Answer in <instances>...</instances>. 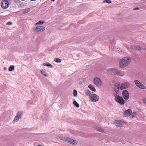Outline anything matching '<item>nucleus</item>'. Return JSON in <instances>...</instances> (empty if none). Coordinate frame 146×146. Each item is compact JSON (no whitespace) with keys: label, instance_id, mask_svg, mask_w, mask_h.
<instances>
[{"label":"nucleus","instance_id":"7ed1b4c3","mask_svg":"<svg viewBox=\"0 0 146 146\" xmlns=\"http://www.w3.org/2000/svg\"><path fill=\"white\" fill-rule=\"evenodd\" d=\"M93 81L94 84L98 86H100L102 85V81L98 77H95Z\"/></svg>","mask_w":146,"mask_h":146},{"label":"nucleus","instance_id":"39448f33","mask_svg":"<svg viewBox=\"0 0 146 146\" xmlns=\"http://www.w3.org/2000/svg\"><path fill=\"white\" fill-rule=\"evenodd\" d=\"M45 29V27L38 26L35 28H34L33 29V30L34 32H42Z\"/></svg>","mask_w":146,"mask_h":146},{"label":"nucleus","instance_id":"20e7f679","mask_svg":"<svg viewBox=\"0 0 146 146\" xmlns=\"http://www.w3.org/2000/svg\"><path fill=\"white\" fill-rule=\"evenodd\" d=\"M90 100L92 102H96L98 101L99 96L96 94H91L90 98Z\"/></svg>","mask_w":146,"mask_h":146},{"label":"nucleus","instance_id":"bb28decb","mask_svg":"<svg viewBox=\"0 0 146 146\" xmlns=\"http://www.w3.org/2000/svg\"><path fill=\"white\" fill-rule=\"evenodd\" d=\"M30 11V10L29 9V8L27 9L26 10H25L23 11V13H27L29 12Z\"/></svg>","mask_w":146,"mask_h":146},{"label":"nucleus","instance_id":"f03ea898","mask_svg":"<svg viewBox=\"0 0 146 146\" xmlns=\"http://www.w3.org/2000/svg\"><path fill=\"white\" fill-rule=\"evenodd\" d=\"M113 95L115 97V100L117 102L121 105H123L125 104V102L122 97L118 95L115 93H114Z\"/></svg>","mask_w":146,"mask_h":146},{"label":"nucleus","instance_id":"7c9ffc66","mask_svg":"<svg viewBox=\"0 0 146 146\" xmlns=\"http://www.w3.org/2000/svg\"><path fill=\"white\" fill-rule=\"evenodd\" d=\"M12 24V23L11 22H8L7 23V25H11Z\"/></svg>","mask_w":146,"mask_h":146},{"label":"nucleus","instance_id":"f257e3e1","mask_svg":"<svg viewBox=\"0 0 146 146\" xmlns=\"http://www.w3.org/2000/svg\"><path fill=\"white\" fill-rule=\"evenodd\" d=\"M130 61V57H127L123 58L120 61L119 66L121 68L124 67L128 65Z\"/></svg>","mask_w":146,"mask_h":146},{"label":"nucleus","instance_id":"a878e982","mask_svg":"<svg viewBox=\"0 0 146 146\" xmlns=\"http://www.w3.org/2000/svg\"><path fill=\"white\" fill-rule=\"evenodd\" d=\"M73 96L74 97H76L77 95V91L76 90H74L73 91Z\"/></svg>","mask_w":146,"mask_h":146},{"label":"nucleus","instance_id":"473e14b6","mask_svg":"<svg viewBox=\"0 0 146 146\" xmlns=\"http://www.w3.org/2000/svg\"><path fill=\"white\" fill-rule=\"evenodd\" d=\"M143 102L146 104V98L143 99Z\"/></svg>","mask_w":146,"mask_h":146},{"label":"nucleus","instance_id":"ddd939ff","mask_svg":"<svg viewBox=\"0 0 146 146\" xmlns=\"http://www.w3.org/2000/svg\"><path fill=\"white\" fill-rule=\"evenodd\" d=\"M125 122L121 120H117L115 121V126L119 127L123 126Z\"/></svg>","mask_w":146,"mask_h":146},{"label":"nucleus","instance_id":"4468645a","mask_svg":"<svg viewBox=\"0 0 146 146\" xmlns=\"http://www.w3.org/2000/svg\"><path fill=\"white\" fill-rule=\"evenodd\" d=\"M117 69L115 68H109L108 69V71L111 73L112 74L116 75Z\"/></svg>","mask_w":146,"mask_h":146},{"label":"nucleus","instance_id":"e433bc0d","mask_svg":"<svg viewBox=\"0 0 146 146\" xmlns=\"http://www.w3.org/2000/svg\"><path fill=\"white\" fill-rule=\"evenodd\" d=\"M113 42V40H112V42Z\"/></svg>","mask_w":146,"mask_h":146},{"label":"nucleus","instance_id":"4be33fe9","mask_svg":"<svg viewBox=\"0 0 146 146\" xmlns=\"http://www.w3.org/2000/svg\"><path fill=\"white\" fill-rule=\"evenodd\" d=\"M73 104L76 107L79 108V105L76 101H73Z\"/></svg>","mask_w":146,"mask_h":146},{"label":"nucleus","instance_id":"f3484780","mask_svg":"<svg viewBox=\"0 0 146 146\" xmlns=\"http://www.w3.org/2000/svg\"><path fill=\"white\" fill-rule=\"evenodd\" d=\"M96 129L98 131L101 132H103L104 133H105L106 132L104 130V129L100 127H96Z\"/></svg>","mask_w":146,"mask_h":146},{"label":"nucleus","instance_id":"b1692460","mask_svg":"<svg viewBox=\"0 0 146 146\" xmlns=\"http://www.w3.org/2000/svg\"><path fill=\"white\" fill-rule=\"evenodd\" d=\"M54 60L55 62L58 63H60L61 61V59L58 58H55Z\"/></svg>","mask_w":146,"mask_h":146},{"label":"nucleus","instance_id":"f704fd0d","mask_svg":"<svg viewBox=\"0 0 146 146\" xmlns=\"http://www.w3.org/2000/svg\"><path fill=\"white\" fill-rule=\"evenodd\" d=\"M38 146H42V145H38Z\"/></svg>","mask_w":146,"mask_h":146},{"label":"nucleus","instance_id":"dca6fc26","mask_svg":"<svg viewBox=\"0 0 146 146\" xmlns=\"http://www.w3.org/2000/svg\"><path fill=\"white\" fill-rule=\"evenodd\" d=\"M124 73L123 71H121L117 69L116 73V75L123 76L124 75Z\"/></svg>","mask_w":146,"mask_h":146},{"label":"nucleus","instance_id":"c9c22d12","mask_svg":"<svg viewBox=\"0 0 146 146\" xmlns=\"http://www.w3.org/2000/svg\"><path fill=\"white\" fill-rule=\"evenodd\" d=\"M52 1H54L55 0H51Z\"/></svg>","mask_w":146,"mask_h":146},{"label":"nucleus","instance_id":"1a4fd4ad","mask_svg":"<svg viewBox=\"0 0 146 146\" xmlns=\"http://www.w3.org/2000/svg\"><path fill=\"white\" fill-rule=\"evenodd\" d=\"M23 114V112L22 111L18 112L16 116L15 117L14 121L16 122L21 117Z\"/></svg>","mask_w":146,"mask_h":146},{"label":"nucleus","instance_id":"412c9836","mask_svg":"<svg viewBox=\"0 0 146 146\" xmlns=\"http://www.w3.org/2000/svg\"><path fill=\"white\" fill-rule=\"evenodd\" d=\"M14 69V66L13 65H11L9 67L8 70L9 71H12Z\"/></svg>","mask_w":146,"mask_h":146},{"label":"nucleus","instance_id":"72a5a7b5","mask_svg":"<svg viewBox=\"0 0 146 146\" xmlns=\"http://www.w3.org/2000/svg\"><path fill=\"white\" fill-rule=\"evenodd\" d=\"M3 69L4 70H6L7 69V68L6 67H4V68H3Z\"/></svg>","mask_w":146,"mask_h":146},{"label":"nucleus","instance_id":"c756f323","mask_svg":"<svg viewBox=\"0 0 146 146\" xmlns=\"http://www.w3.org/2000/svg\"><path fill=\"white\" fill-rule=\"evenodd\" d=\"M136 115V113L135 112H133L132 114L131 117V118H133L134 117H135Z\"/></svg>","mask_w":146,"mask_h":146},{"label":"nucleus","instance_id":"2eb2a0df","mask_svg":"<svg viewBox=\"0 0 146 146\" xmlns=\"http://www.w3.org/2000/svg\"><path fill=\"white\" fill-rule=\"evenodd\" d=\"M132 113V111L131 109H129L125 110L124 112V115L125 116H128L130 115Z\"/></svg>","mask_w":146,"mask_h":146},{"label":"nucleus","instance_id":"6ab92c4d","mask_svg":"<svg viewBox=\"0 0 146 146\" xmlns=\"http://www.w3.org/2000/svg\"><path fill=\"white\" fill-rule=\"evenodd\" d=\"M131 48L134 49H135L137 50H141V48L140 47L138 46H131Z\"/></svg>","mask_w":146,"mask_h":146},{"label":"nucleus","instance_id":"9b49d317","mask_svg":"<svg viewBox=\"0 0 146 146\" xmlns=\"http://www.w3.org/2000/svg\"><path fill=\"white\" fill-rule=\"evenodd\" d=\"M134 82L136 85L139 88L142 89H146V87L141 84L138 80H135L134 81Z\"/></svg>","mask_w":146,"mask_h":146},{"label":"nucleus","instance_id":"0eeeda50","mask_svg":"<svg viewBox=\"0 0 146 146\" xmlns=\"http://www.w3.org/2000/svg\"><path fill=\"white\" fill-rule=\"evenodd\" d=\"M9 3L7 0H4L1 3V6L3 9H6L9 6Z\"/></svg>","mask_w":146,"mask_h":146},{"label":"nucleus","instance_id":"4c0bfd02","mask_svg":"<svg viewBox=\"0 0 146 146\" xmlns=\"http://www.w3.org/2000/svg\"><path fill=\"white\" fill-rule=\"evenodd\" d=\"M145 50H146V48H145Z\"/></svg>","mask_w":146,"mask_h":146},{"label":"nucleus","instance_id":"f8f14e48","mask_svg":"<svg viewBox=\"0 0 146 146\" xmlns=\"http://www.w3.org/2000/svg\"><path fill=\"white\" fill-rule=\"evenodd\" d=\"M120 84L116 83L114 85V88L115 92L116 94H118L119 93V88H120Z\"/></svg>","mask_w":146,"mask_h":146},{"label":"nucleus","instance_id":"9d476101","mask_svg":"<svg viewBox=\"0 0 146 146\" xmlns=\"http://www.w3.org/2000/svg\"><path fill=\"white\" fill-rule=\"evenodd\" d=\"M122 95L124 99L126 100L128 99L129 97V93L126 90H125L123 91Z\"/></svg>","mask_w":146,"mask_h":146},{"label":"nucleus","instance_id":"6e6552de","mask_svg":"<svg viewBox=\"0 0 146 146\" xmlns=\"http://www.w3.org/2000/svg\"><path fill=\"white\" fill-rule=\"evenodd\" d=\"M64 141H65L69 143H70L74 145L77 144L78 143V142L77 141L73 140L72 139L69 137H66L65 138Z\"/></svg>","mask_w":146,"mask_h":146},{"label":"nucleus","instance_id":"cd10ccee","mask_svg":"<svg viewBox=\"0 0 146 146\" xmlns=\"http://www.w3.org/2000/svg\"><path fill=\"white\" fill-rule=\"evenodd\" d=\"M85 94L87 96H90L91 95L90 94V91L89 90H87L86 91L85 93Z\"/></svg>","mask_w":146,"mask_h":146},{"label":"nucleus","instance_id":"a211bd4d","mask_svg":"<svg viewBox=\"0 0 146 146\" xmlns=\"http://www.w3.org/2000/svg\"><path fill=\"white\" fill-rule=\"evenodd\" d=\"M88 88L92 91L95 92L96 91V89L94 87L91 85H89L88 86Z\"/></svg>","mask_w":146,"mask_h":146},{"label":"nucleus","instance_id":"423d86ee","mask_svg":"<svg viewBox=\"0 0 146 146\" xmlns=\"http://www.w3.org/2000/svg\"><path fill=\"white\" fill-rule=\"evenodd\" d=\"M130 85L129 83L127 82H124L122 83L120 86V89L122 90L128 88Z\"/></svg>","mask_w":146,"mask_h":146},{"label":"nucleus","instance_id":"c85d7f7f","mask_svg":"<svg viewBox=\"0 0 146 146\" xmlns=\"http://www.w3.org/2000/svg\"><path fill=\"white\" fill-rule=\"evenodd\" d=\"M103 2L104 3H111V1L110 0H104L103 1Z\"/></svg>","mask_w":146,"mask_h":146},{"label":"nucleus","instance_id":"393cba45","mask_svg":"<svg viewBox=\"0 0 146 146\" xmlns=\"http://www.w3.org/2000/svg\"><path fill=\"white\" fill-rule=\"evenodd\" d=\"M44 21H39L35 24V25H38V24L42 25L44 23Z\"/></svg>","mask_w":146,"mask_h":146},{"label":"nucleus","instance_id":"5701e85b","mask_svg":"<svg viewBox=\"0 0 146 146\" xmlns=\"http://www.w3.org/2000/svg\"><path fill=\"white\" fill-rule=\"evenodd\" d=\"M41 72V73L42 74L44 75L45 76H47V74L45 71H44V70H40Z\"/></svg>","mask_w":146,"mask_h":146},{"label":"nucleus","instance_id":"aec40b11","mask_svg":"<svg viewBox=\"0 0 146 146\" xmlns=\"http://www.w3.org/2000/svg\"><path fill=\"white\" fill-rule=\"evenodd\" d=\"M43 65L44 66H48L52 68L53 67V66L50 64L48 62H45L43 64Z\"/></svg>","mask_w":146,"mask_h":146},{"label":"nucleus","instance_id":"2f4dec72","mask_svg":"<svg viewBox=\"0 0 146 146\" xmlns=\"http://www.w3.org/2000/svg\"><path fill=\"white\" fill-rule=\"evenodd\" d=\"M139 8L138 7H136V8H134L133 9V10H139Z\"/></svg>","mask_w":146,"mask_h":146}]
</instances>
